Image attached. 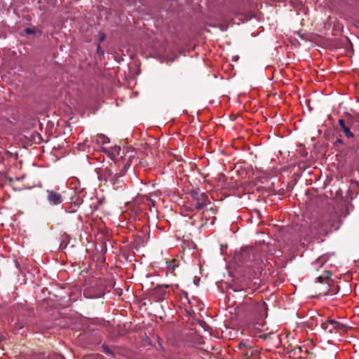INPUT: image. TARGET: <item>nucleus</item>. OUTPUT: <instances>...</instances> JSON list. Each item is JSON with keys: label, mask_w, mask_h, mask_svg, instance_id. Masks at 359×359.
<instances>
[{"label": "nucleus", "mask_w": 359, "mask_h": 359, "mask_svg": "<svg viewBox=\"0 0 359 359\" xmlns=\"http://www.w3.org/2000/svg\"><path fill=\"white\" fill-rule=\"evenodd\" d=\"M239 260L243 262L248 268L252 269L255 273H259L262 268V263L256 257L255 252L253 249L245 248L242 250Z\"/></svg>", "instance_id": "obj_1"}, {"label": "nucleus", "mask_w": 359, "mask_h": 359, "mask_svg": "<svg viewBox=\"0 0 359 359\" xmlns=\"http://www.w3.org/2000/svg\"><path fill=\"white\" fill-rule=\"evenodd\" d=\"M189 195L191 197L192 200L195 202V210H201L207 205L208 196L205 192L202 191L199 188H193L189 191Z\"/></svg>", "instance_id": "obj_2"}, {"label": "nucleus", "mask_w": 359, "mask_h": 359, "mask_svg": "<svg viewBox=\"0 0 359 359\" xmlns=\"http://www.w3.org/2000/svg\"><path fill=\"white\" fill-rule=\"evenodd\" d=\"M246 311L263 317L266 311V305L264 302H254L250 299L246 300L245 303Z\"/></svg>", "instance_id": "obj_3"}, {"label": "nucleus", "mask_w": 359, "mask_h": 359, "mask_svg": "<svg viewBox=\"0 0 359 359\" xmlns=\"http://www.w3.org/2000/svg\"><path fill=\"white\" fill-rule=\"evenodd\" d=\"M46 199L48 202L53 205H58L63 201L62 195L57 191L46 190Z\"/></svg>", "instance_id": "obj_4"}, {"label": "nucleus", "mask_w": 359, "mask_h": 359, "mask_svg": "<svg viewBox=\"0 0 359 359\" xmlns=\"http://www.w3.org/2000/svg\"><path fill=\"white\" fill-rule=\"evenodd\" d=\"M332 327L330 329H329L330 332H333L334 331L337 332H341L344 330L345 326L340 323L334 320H328L326 323H325L324 328L325 330H327L329 327Z\"/></svg>", "instance_id": "obj_5"}, {"label": "nucleus", "mask_w": 359, "mask_h": 359, "mask_svg": "<svg viewBox=\"0 0 359 359\" xmlns=\"http://www.w3.org/2000/svg\"><path fill=\"white\" fill-rule=\"evenodd\" d=\"M124 173H115L112 179L110 180L111 184L115 189L122 188L123 186V181L121 179L123 176Z\"/></svg>", "instance_id": "obj_6"}, {"label": "nucleus", "mask_w": 359, "mask_h": 359, "mask_svg": "<svg viewBox=\"0 0 359 359\" xmlns=\"http://www.w3.org/2000/svg\"><path fill=\"white\" fill-rule=\"evenodd\" d=\"M114 175V173L109 168H105L101 170L99 174V179L105 182H110Z\"/></svg>", "instance_id": "obj_7"}, {"label": "nucleus", "mask_w": 359, "mask_h": 359, "mask_svg": "<svg viewBox=\"0 0 359 359\" xmlns=\"http://www.w3.org/2000/svg\"><path fill=\"white\" fill-rule=\"evenodd\" d=\"M121 151L122 149L119 146H114L111 148V151H109V156L111 160H113L115 162L119 158H123V156L121 155Z\"/></svg>", "instance_id": "obj_8"}, {"label": "nucleus", "mask_w": 359, "mask_h": 359, "mask_svg": "<svg viewBox=\"0 0 359 359\" xmlns=\"http://www.w3.org/2000/svg\"><path fill=\"white\" fill-rule=\"evenodd\" d=\"M83 196L82 191L79 193L75 192L71 197L72 206L79 207L83 203Z\"/></svg>", "instance_id": "obj_9"}, {"label": "nucleus", "mask_w": 359, "mask_h": 359, "mask_svg": "<svg viewBox=\"0 0 359 359\" xmlns=\"http://www.w3.org/2000/svg\"><path fill=\"white\" fill-rule=\"evenodd\" d=\"M83 294L86 298L95 299L102 297L103 292L102 291L93 292L92 289L88 288L84 290Z\"/></svg>", "instance_id": "obj_10"}, {"label": "nucleus", "mask_w": 359, "mask_h": 359, "mask_svg": "<svg viewBox=\"0 0 359 359\" xmlns=\"http://www.w3.org/2000/svg\"><path fill=\"white\" fill-rule=\"evenodd\" d=\"M92 142L97 145L105 144L109 142V139L104 135L100 134L92 137Z\"/></svg>", "instance_id": "obj_11"}, {"label": "nucleus", "mask_w": 359, "mask_h": 359, "mask_svg": "<svg viewBox=\"0 0 359 359\" xmlns=\"http://www.w3.org/2000/svg\"><path fill=\"white\" fill-rule=\"evenodd\" d=\"M339 124L341 126V129L343 130L344 135L348 138L353 137L354 135L353 133L350 130V128L348 126L346 125L345 121L344 119H339Z\"/></svg>", "instance_id": "obj_12"}, {"label": "nucleus", "mask_w": 359, "mask_h": 359, "mask_svg": "<svg viewBox=\"0 0 359 359\" xmlns=\"http://www.w3.org/2000/svg\"><path fill=\"white\" fill-rule=\"evenodd\" d=\"M28 359H49V356L46 355L44 353H38L31 355Z\"/></svg>", "instance_id": "obj_13"}, {"label": "nucleus", "mask_w": 359, "mask_h": 359, "mask_svg": "<svg viewBox=\"0 0 359 359\" xmlns=\"http://www.w3.org/2000/svg\"><path fill=\"white\" fill-rule=\"evenodd\" d=\"M78 208L79 207L72 206L71 205L69 208H65L64 211L67 213H74L77 211Z\"/></svg>", "instance_id": "obj_14"}, {"label": "nucleus", "mask_w": 359, "mask_h": 359, "mask_svg": "<svg viewBox=\"0 0 359 359\" xmlns=\"http://www.w3.org/2000/svg\"><path fill=\"white\" fill-rule=\"evenodd\" d=\"M102 350L104 353H106L107 355H113L114 354L113 351L106 344H103L102 346Z\"/></svg>", "instance_id": "obj_15"}, {"label": "nucleus", "mask_w": 359, "mask_h": 359, "mask_svg": "<svg viewBox=\"0 0 359 359\" xmlns=\"http://www.w3.org/2000/svg\"><path fill=\"white\" fill-rule=\"evenodd\" d=\"M36 29L33 28H26L25 32L27 34H32L36 32Z\"/></svg>", "instance_id": "obj_16"}, {"label": "nucleus", "mask_w": 359, "mask_h": 359, "mask_svg": "<svg viewBox=\"0 0 359 359\" xmlns=\"http://www.w3.org/2000/svg\"><path fill=\"white\" fill-rule=\"evenodd\" d=\"M231 289H232L233 291H234V292H238V291H241V290H245L243 287H235V286L231 287Z\"/></svg>", "instance_id": "obj_17"}, {"label": "nucleus", "mask_w": 359, "mask_h": 359, "mask_svg": "<svg viewBox=\"0 0 359 359\" xmlns=\"http://www.w3.org/2000/svg\"><path fill=\"white\" fill-rule=\"evenodd\" d=\"M100 41H103L105 39V35L102 32L99 33Z\"/></svg>", "instance_id": "obj_18"}, {"label": "nucleus", "mask_w": 359, "mask_h": 359, "mask_svg": "<svg viewBox=\"0 0 359 359\" xmlns=\"http://www.w3.org/2000/svg\"><path fill=\"white\" fill-rule=\"evenodd\" d=\"M148 205L149 206L150 208H151L152 207H154V201H152L151 200L149 199L148 201Z\"/></svg>", "instance_id": "obj_19"}, {"label": "nucleus", "mask_w": 359, "mask_h": 359, "mask_svg": "<svg viewBox=\"0 0 359 359\" xmlns=\"http://www.w3.org/2000/svg\"><path fill=\"white\" fill-rule=\"evenodd\" d=\"M97 51L100 54H103L104 53L103 50H101V48H100V45H98V46H97Z\"/></svg>", "instance_id": "obj_20"}, {"label": "nucleus", "mask_w": 359, "mask_h": 359, "mask_svg": "<svg viewBox=\"0 0 359 359\" xmlns=\"http://www.w3.org/2000/svg\"><path fill=\"white\" fill-rule=\"evenodd\" d=\"M318 281H319V282L322 283V282L323 281V280H324V279H323V277L319 276V277L318 278Z\"/></svg>", "instance_id": "obj_21"}]
</instances>
